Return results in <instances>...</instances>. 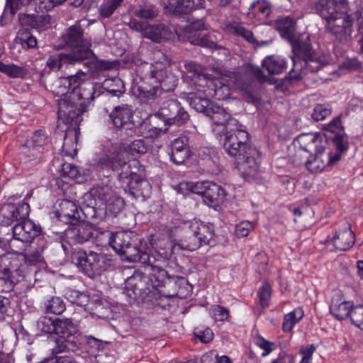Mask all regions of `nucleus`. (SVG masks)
<instances>
[{"mask_svg":"<svg viewBox=\"0 0 363 363\" xmlns=\"http://www.w3.org/2000/svg\"><path fill=\"white\" fill-rule=\"evenodd\" d=\"M40 227L27 218L13 226V238L23 242H31L40 235Z\"/></svg>","mask_w":363,"mask_h":363,"instance_id":"obj_18","label":"nucleus"},{"mask_svg":"<svg viewBox=\"0 0 363 363\" xmlns=\"http://www.w3.org/2000/svg\"><path fill=\"white\" fill-rule=\"evenodd\" d=\"M206 85L213 90V96L217 100H225L230 96V86L225 84L223 80L208 79Z\"/></svg>","mask_w":363,"mask_h":363,"instance_id":"obj_34","label":"nucleus"},{"mask_svg":"<svg viewBox=\"0 0 363 363\" xmlns=\"http://www.w3.org/2000/svg\"><path fill=\"white\" fill-rule=\"evenodd\" d=\"M179 104L180 103L174 99L164 101L160 108L157 115L161 118L165 123L168 118L171 117L173 113H175Z\"/></svg>","mask_w":363,"mask_h":363,"instance_id":"obj_43","label":"nucleus"},{"mask_svg":"<svg viewBox=\"0 0 363 363\" xmlns=\"http://www.w3.org/2000/svg\"><path fill=\"white\" fill-rule=\"evenodd\" d=\"M228 30L230 33L238 36L242 38L244 40L247 41L248 43L256 45H262L264 43L259 44L255 38L252 32L243 26L242 25L236 24V25H231L229 27H228Z\"/></svg>","mask_w":363,"mask_h":363,"instance_id":"obj_40","label":"nucleus"},{"mask_svg":"<svg viewBox=\"0 0 363 363\" xmlns=\"http://www.w3.org/2000/svg\"><path fill=\"white\" fill-rule=\"evenodd\" d=\"M43 150L34 145L29 147L28 143L23 145L21 154L25 157L28 161L39 160L41 158Z\"/></svg>","mask_w":363,"mask_h":363,"instance_id":"obj_52","label":"nucleus"},{"mask_svg":"<svg viewBox=\"0 0 363 363\" xmlns=\"http://www.w3.org/2000/svg\"><path fill=\"white\" fill-rule=\"evenodd\" d=\"M136 77L131 86L133 94L142 99H155L161 94L173 91L178 79L170 69L168 60L150 64L144 62L138 67Z\"/></svg>","mask_w":363,"mask_h":363,"instance_id":"obj_2","label":"nucleus"},{"mask_svg":"<svg viewBox=\"0 0 363 363\" xmlns=\"http://www.w3.org/2000/svg\"><path fill=\"white\" fill-rule=\"evenodd\" d=\"M296 22L291 17H285L277 19L275 21V27L281 35L286 38H291L295 32Z\"/></svg>","mask_w":363,"mask_h":363,"instance_id":"obj_38","label":"nucleus"},{"mask_svg":"<svg viewBox=\"0 0 363 363\" xmlns=\"http://www.w3.org/2000/svg\"><path fill=\"white\" fill-rule=\"evenodd\" d=\"M87 48H86L79 55L69 53H60L50 56L46 62L48 67L52 71L60 69L63 64H74L85 60Z\"/></svg>","mask_w":363,"mask_h":363,"instance_id":"obj_25","label":"nucleus"},{"mask_svg":"<svg viewBox=\"0 0 363 363\" xmlns=\"http://www.w3.org/2000/svg\"><path fill=\"white\" fill-rule=\"evenodd\" d=\"M171 146V159L175 164H182L190 156L189 147L184 138H176Z\"/></svg>","mask_w":363,"mask_h":363,"instance_id":"obj_31","label":"nucleus"},{"mask_svg":"<svg viewBox=\"0 0 363 363\" xmlns=\"http://www.w3.org/2000/svg\"><path fill=\"white\" fill-rule=\"evenodd\" d=\"M123 0H105L99 8L100 15L104 18L110 17Z\"/></svg>","mask_w":363,"mask_h":363,"instance_id":"obj_51","label":"nucleus"},{"mask_svg":"<svg viewBox=\"0 0 363 363\" xmlns=\"http://www.w3.org/2000/svg\"><path fill=\"white\" fill-rule=\"evenodd\" d=\"M254 228V224L248 220H244L235 226V234L238 238H244Z\"/></svg>","mask_w":363,"mask_h":363,"instance_id":"obj_61","label":"nucleus"},{"mask_svg":"<svg viewBox=\"0 0 363 363\" xmlns=\"http://www.w3.org/2000/svg\"><path fill=\"white\" fill-rule=\"evenodd\" d=\"M55 216L58 219L66 223L76 224L80 218L77 203L71 200L63 199L57 201Z\"/></svg>","mask_w":363,"mask_h":363,"instance_id":"obj_21","label":"nucleus"},{"mask_svg":"<svg viewBox=\"0 0 363 363\" xmlns=\"http://www.w3.org/2000/svg\"><path fill=\"white\" fill-rule=\"evenodd\" d=\"M29 215V205L22 203L16 206L13 203L4 204L0 208V223L1 225L9 226L21 220L26 219Z\"/></svg>","mask_w":363,"mask_h":363,"instance_id":"obj_15","label":"nucleus"},{"mask_svg":"<svg viewBox=\"0 0 363 363\" xmlns=\"http://www.w3.org/2000/svg\"><path fill=\"white\" fill-rule=\"evenodd\" d=\"M26 142L28 143L29 147L34 145L43 150L44 146L49 144L50 139L44 130H38L33 133V136L30 139L26 140Z\"/></svg>","mask_w":363,"mask_h":363,"instance_id":"obj_46","label":"nucleus"},{"mask_svg":"<svg viewBox=\"0 0 363 363\" xmlns=\"http://www.w3.org/2000/svg\"><path fill=\"white\" fill-rule=\"evenodd\" d=\"M57 318H52L48 316L41 317L38 321V329L45 333H55Z\"/></svg>","mask_w":363,"mask_h":363,"instance_id":"obj_53","label":"nucleus"},{"mask_svg":"<svg viewBox=\"0 0 363 363\" xmlns=\"http://www.w3.org/2000/svg\"><path fill=\"white\" fill-rule=\"evenodd\" d=\"M77 332L76 325L71 318H57L55 334L63 338L77 339L75 334Z\"/></svg>","mask_w":363,"mask_h":363,"instance_id":"obj_32","label":"nucleus"},{"mask_svg":"<svg viewBox=\"0 0 363 363\" xmlns=\"http://www.w3.org/2000/svg\"><path fill=\"white\" fill-rule=\"evenodd\" d=\"M271 294L272 287L270 284L267 282L263 283L257 292L259 303L262 308H265L269 306V303L271 298Z\"/></svg>","mask_w":363,"mask_h":363,"instance_id":"obj_54","label":"nucleus"},{"mask_svg":"<svg viewBox=\"0 0 363 363\" xmlns=\"http://www.w3.org/2000/svg\"><path fill=\"white\" fill-rule=\"evenodd\" d=\"M179 228L182 233L180 240L171 239L166 243L158 242V255L164 260L170 259L175 251L196 250L201 245L208 244L214 236L212 225L196 219L184 222Z\"/></svg>","mask_w":363,"mask_h":363,"instance_id":"obj_3","label":"nucleus"},{"mask_svg":"<svg viewBox=\"0 0 363 363\" xmlns=\"http://www.w3.org/2000/svg\"><path fill=\"white\" fill-rule=\"evenodd\" d=\"M354 234L350 225L336 233L332 240L334 247L342 251L350 249L354 245Z\"/></svg>","mask_w":363,"mask_h":363,"instance_id":"obj_30","label":"nucleus"},{"mask_svg":"<svg viewBox=\"0 0 363 363\" xmlns=\"http://www.w3.org/2000/svg\"><path fill=\"white\" fill-rule=\"evenodd\" d=\"M133 110L130 106L123 104L114 108L110 114L113 125L117 128L131 129Z\"/></svg>","mask_w":363,"mask_h":363,"instance_id":"obj_23","label":"nucleus"},{"mask_svg":"<svg viewBox=\"0 0 363 363\" xmlns=\"http://www.w3.org/2000/svg\"><path fill=\"white\" fill-rule=\"evenodd\" d=\"M241 124L225 132L223 147L225 152L235 159L250 151V137Z\"/></svg>","mask_w":363,"mask_h":363,"instance_id":"obj_9","label":"nucleus"},{"mask_svg":"<svg viewBox=\"0 0 363 363\" xmlns=\"http://www.w3.org/2000/svg\"><path fill=\"white\" fill-rule=\"evenodd\" d=\"M184 68L186 72L190 73V77L192 78V80L194 78H198L199 80H201L203 78V80L206 81L208 79L207 77V74L204 73L203 67L194 62H186L184 64Z\"/></svg>","mask_w":363,"mask_h":363,"instance_id":"obj_49","label":"nucleus"},{"mask_svg":"<svg viewBox=\"0 0 363 363\" xmlns=\"http://www.w3.org/2000/svg\"><path fill=\"white\" fill-rule=\"evenodd\" d=\"M286 62L278 56H268L262 61V67L270 74H279L286 69Z\"/></svg>","mask_w":363,"mask_h":363,"instance_id":"obj_37","label":"nucleus"},{"mask_svg":"<svg viewBox=\"0 0 363 363\" xmlns=\"http://www.w3.org/2000/svg\"><path fill=\"white\" fill-rule=\"evenodd\" d=\"M350 317L352 323L363 330V305L353 306Z\"/></svg>","mask_w":363,"mask_h":363,"instance_id":"obj_58","label":"nucleus"},{"mask_svg":"<svg viewBox=\"0 0 363 363\" xmlns=\"http://www.w3.org/2000/svg\"><path fill=\"white\" fill-rule=\"evenodd\" d=\"M189 119V113L181 104H179L175 113H173L171 117L168 118L165 124L181 125L187 122Z\"/></svg>","mask_w":363,"mask_h":363,"instance_id":"obj_48","label":"nucleus"},{"mask_svg":"<svg viewBox=\"0 0 363 363\" xmlns=\"http://www.w3.org/2000/svg\"><path fill=\"white\" fill-rule=\"evenodd\" d=\"M257 151L255 149L236 158V166L243 177H253L257 172L259 165L255 157Z\"/></svg>","mask_w":363,"mask_h":363,"instance_id":"obj_24","label":"nucleus"},{"mask_svg":"<svg viewBox=\"0 0 363 363\" xmlns=\"http://www.w3.org/2000/svg\"><path fill=\"white\" fill-rule=\"evenodd\" d=\"M187 101L193 108L198 112L203 113L206 116L210 111L211 105L214 104L208 98L193 93L188 95Z\"/></svg>","mask_w":363,"mask_h":363,"instance_id":"obj_36","label":"nucleus"},{"mask_svg":"<svg viewBox=\"0 0 363 363\" xmlns=\"http://www.w3.org/2000/svg\"><path fill=\"white\" fill-rule=\"evenodd\" d=\"M108 240L110 246L119 255L132 262H146L149 260L148 253L141 247V238L134 232L121 231L113 233H104Z\"/></svg>","mask_w":363,"mask_h":363,"instance_id":"obj_6","label":"nucleus"},{"mask_svg":"<svg viewBox=\"0 0 363 363\" xmlns=\"http://www.w3.org/2000/svg\"><path fill=\"white\" fill-rule=\"evenodd\" d=\"M205 29H206V27L204 22L202 20H196L189 24L184 29V31L191 44L209 48H216V43L208 36H201L200 33H197L198 31Z\"/></svg>","mask_w":363,"mask_h":363,"instance_id":"obj_19","label":"nucleus"},{"mask_svg":"<svg viewBox=\"0 0 363 363\" xmlns=\"http://www.w3.org/2000/svg\"><path fill=\"white\" fill-rule=\"evenodd\" d=\"M249 11L255 16L262 14L267 16L269 14L270 8L264 1H257L250 5Z\"/></svg>","mask_w":363,"mask_h":363,"instance_id":"obj_59","label":"nucleus"},{"mask_svg":"<svg viewBox=\"0 0 363 363\" xmlns=\"http://www.w3.org/2000/svg\"><path fill=\"white\" fill-rule=\"evenodd\" d=\"M0 72L11 78H24L28 74V70L25 67L14 64L5 65L1 62H0Z\"/></svg>","mask_w":363,"mask_h":363,"instance_id":"obj_41","label":"nucleus"},{"mask_svg":"<svg viewBox=\"0 0 363 363\" xmlns=\"http://www.w3.org/2000/svg\"><path fill=\"white\" fill-rule=\"evenodd\" d=\"M332 113V108L329 104H317L311 113V118L319 121L324 120Z\"/></svg>","mask_w":363,"mask_h":363,"instance_id":"obj_50","label":"nucleus"},{"mask_svg":"<svg viewBox=\"0 0 363 363\" xmlns=\"http://www.w3.org/2000/svg\"><path fill=\"white\" fill-rule=\"evenodd\" d=\"M128 26L132 30L140 32L143 37L155 43L169 40L174 37L173 32L163 23L150 25L147 22L133 18L130 21Z\"/></svg>","mask_w":363,"mask_h":363,"instance_id":"obj_11","label":"nucleus"},{"mask_svg":"<svg viewBox=\"0 0 363 363\" xmlns=\"http://www.w3.org/2000/svg\"><path fill=\"white\" fill-rule=\"evenodd\" d=\"M72 262L89 277L101 274L106 268V258L103 254L84 250L76 251L72 255Z\"/></svg>","mask_w":363,"mask_h":363,"instance_id":"obj_8","label":"nucleus"},{"mask_svg":"<svg viewBox=\"0 0 363 363\" xmlns=\"http://www.w3.org/2000/svg\"><path fill=\"white\" fill-rule=\"evenodd\" d=\"M303 312L301 308H296L294 311L286 314L284 317L282 328L285 332H289L294 325L303 318Z\"/></svg>","mask_w":363,"mask_h":363,"instance_id":"obj_44","label":"nucleus"},{"mask_svg":"<svg viewBox=\"0 0 363 363\" xmlns=\"http://www.w3.org/2000/svg\"><path fill=\"white\" fill-rule=\"evenodd\" d=\"M340 118V116H338L329 123L323 125V130L334 133L335 135L345 133V129L341 124Z\"/></svg>","mask_w":363,"mask_h":363,"instance_id":"obj_60","label":"nucleus"},{"mask_svg":"<svg viewBox=\"0 0 363 363\" xmlns=\"http://www.w3.org/2000/svg\"><path fill=\"white\" fill-rule=\"evenodd\" d=\"M17 41L23 47L33 48L37 45L36 38L26 30H20L18 33Z\"/></svg>","mask_w":363,"mask_h":363,"instance_id":"obj_56","label":"nucleus"},{"mask_svg":"<svg viewBox=\"0 0 363 363\" xmlns=\"http://www.w3.org/2000/svg\"><path fill=\"white\" fill-rule=\"evenodd\" d=\"M254 342L257 347L263 350L264 352L262 354L263 357L268 355L277 348V345L274 342L268 341L261 336H255Z\"/></svg>","mask_w":363,"mask_h":363,"instance_id":"obj_57","label":"nucleus"},{"mask_svg":"<svg viewBox=\"0 0 363 363\" xmlns=\"http://www.w3.org/2000/svg\"><path fill=\"white\" fill-rule=\"evenodd\" d=\"M45 312L55 315L62 314L66 309L64 301L58 296H52L43 303Z\"/></svg>","mask_w":363,"mask_h":363,"instance_id":"obj_39","label":"nucleus"},{"mask_svg":"<svg viewBox=\"0 0 363 363\" xmlns=\"http://www.w3.org/2000/svg\"><path fill=\"white\" fill-rule=\"evenodd\" d=\"M206 116L209 117L213 123V132L220 135L224 134L228 130L236 127L238 121L231 118L230 115L223 108L216 104L211 105Z\"/></svg>","mask_w":363,"mask_h":363,"instance_id":"obj_14","label":"nucleus"},{"mask_svg":"<svg viewBox=\"0 0 363 363\" xmlns=\"http://www.w3.org/2000/svg\"><path fill=\"white\" fill-rule=\"evenodd\" d=\"M129 155L134 157L136 154H144L147 151V146L143 140H135L130 144H124Z\"/></svg>","mask_w":363,"mask_h":363,"instance_id":"obj_55","label":"nucleus"},{"mask_svg":"<svg viewBox=\"0 0 363 363\" xmlns=\"http://www.w3.org/2000/svg\"><path fill=\"white\" fill-rule=\"evenodd\" d=\"M56 346L52 350L53 353L57 354L65 352L66 350H74L78 348V340L73 338H56L55 341Z\"/></svg>","mask_w":363,"mask_h":363,"instance_id":"obj_42","label":"nucleus"},{"mask_svg":"<svg viewBox=\"0 0 363 363\" xmlns=\"http://www.w3.org/2000/svg\"><path fill=\"white\" fill-rule=\"evenodd\" d=\"M294 49L296 55L303 60V63L296 62L293 59L294 67L289 74L290 79H301L308 73L318 72L322 67V63L310 44L301 43Z\"/></svg>","mask_w":363,"mask_h":363,"instance_id":"obj_7","label":"nucleus"},{"mask_svg":"<svg viewBox=\"0 0 363 363\" xmlns=\"http://www.w3.org/2000/svg\"><path fill=\"white\" fill-rule=\"evenodd\" d=\"M133 13L138 18L152 20L158 16L159 10L152 4H144L135 9Z\"/></svg>","mask_w":363,"mask_h":363,"instance_id":"obj_45","label":"nucleus"},{"mask_svg":"<svg viewBox=\"0 0 363 363\" xmlns=\"http://www.w3.org/2000/svg\"><path fill=\"white\" fill-rule=\"evenodd\" d=\"M19 21L22 26L35 28L38 31L45 30L50 27L51 17L48 14L29 15L21 14Z\"/></svg>","mask_w":363,"mask_h":363,"instance_id":"obj_27","label":"nucleus"},{"mask_svg":"<svg viewBox=\"0 0 363 363\" xmlns=\"http://www.w3.org/2000/svg\"><path fill=\"white\" fill-rule=\"evenodd\" d=\"M211 312L216 321H225L229 316L228 310L220 305L213 306L211 308Z\"/></svg>","mask_w":363,"mask_h":363,"instance_id":"obj_62","label":"nucleus"},{"mask_svg":"<svg viewBox=\"0 0 363 363\" xmlns=\"http://www.w3.org/2000/svg\"><path fill=\"white\" fill-rule=\"evenodd\" d=\"M337 150L340 152H344L348 149V142L346 138V134H338L330 138Z\"/></svg>","mask_w":363,"mask_h":363,"instance_id":"obj_63","label":"nucleus"},{"mask_svg":"<svg viewBox=\"0 0 363 363\" xmlns=\"http://www.w3.org/2000/svg\"><path fill=\"white\" fill-rule=\"evenodd\" d=\"M86 74L82 71L62 78L57 84L63 90H56L61 98L58 100V118L65 123L79 125L82 115L93 105L96 96L101 94L100 86L86 81Z\"/></svg>","mask_w":363,"mask_h":363,"instance_id":"obj_1","label":"nucleus"},{"mask_svg":"<svg viewBox=\"0 0 363 363\" xmlns=\"http://www.w3.org/2000/svg\"><path fill=\"white\" fill-rule=\"evenodd\" d=\"M205 0H172L169 11L175 15H181L204 8Z\"/></svg>","mask_w":363,"mask_h":363,"instance_id":"obj_28","label":"nucleus"},{"mask_svg":"<svg viewBox=\"0 0 363 363\" xmlns=\"http://www.w3.org/2000/svg\"><path fill=\"white\" fill-rule=\"evenodd\" d=\"M297 147L294 160L304 164L312 173H320L328 166V152L326 151L327 137L321 133L299 135L296 140Z\"/></svg>","mask_w":363,"mask_h":363,"instance_id":"obj_4","label":"nucleus"},{"mask_svg":"<svg viewBox=\"0 0 363 363\" xmlns=\"http://www.w3.org/2000/svg\"><path fill=\"white\" fill-rule=\"evenodd\" d=\"M146 273L135 272L125 282V291L130 298L135 300H145L156 294L157 290Z\"/></svg>","mask_w":363,"mask_h":363,"instance_id":"obj_10","label":"nucleus"},{"mask_svg":"<svg viewBox=\"0 0 363 363\" xmlns=\"http://www.w3.org/2000/svg\"><path fill=\"white\" fill-rule=\"evenodd\" d=\"M65 296L71 303L81 306H85L89 301V297L86 294L69 288L65 290Z\"/></svg>","mask_w":363,"mask_h":363,"instance_id":"obj_47","label":"nucleus"},{"mask_svg":"<svg viewBox=\"0 0 363 363\" xmlns=\"http://www.w3.org/2000/svg\"><path fill=\"white\" fill-rule=\"evenodd\" d=\"M63 3V0H7L6 9L14 14L18 9L26 6H35L36 12H45Z\"/></svg>","mask_w":363,"mask_h":363,"instance_id":"obj_17","label":"nucleus"},{"mask_svg":"<svg viewBox=\"0 0 363 363\" xmlns=\"http://www.w3.org/2000/svg\"><path fill=\"white\" fill-rule=\"evenodd\" d=\"M66 230V237L70 243L83 244L94 236L93 226L87 223H79Z\"/></svg>","mask_w":363,"mask_h":363,"instance_id":"obj_22","label":"nucleus"},{"mask_svg":"<svg viewBox=\"0 0 363 363\" xmlns=\"http://www.w3.org/2000/svg\"><path fill=\"white\" fill-rule=\"evenodd\" d=\"M129 162V172H122L120 176V180L125 189H128L130 192L134 194L138 186H147L149 184L146 181L138 182V175L135 171L139 166L138 160H131V157L125 148L124 144H114L108 149L106 157L99 160L102 168H111L113 170L118 169L125 165Z\"/></svg>","mask_w":363,"mask_h":363,"instance_id":"obj_5","label":"nucleus"},{"mask_svg":"<svg viewBox=\"0 0 363 363\" xmlns=\"http://www.w3.org/2000/svg\"><path fill=\"white\" fill-rule=\"evenodd\" d=\"M317 13L327 21L348 9L346 0H318L315 6Z\"/></svg>","mask_w":363,"mask_h":363,"instance_id":"obj_20","label":"nucleus"},{"mask_svg":"<svg viewBox=\"0 0 363 363\" xmlns=\"http://www.w3.org/2000/svg\"><path fill=\"white\" fill-rule=\"evenodd\" d=\"M123 200L116 195L113 199L106 204V208H108L112 213L117 214L123 209Z\"/></svg>","mask_w":363,"mask_h":363,"instance_id":"obj_64","label":"nucleus"},{"mask_svg":"<svg viewBox=\"0 0 363 363\" xmlns=\"http://www.w3.org/2000/svg\"><path fill=\"white\" fill-rule=\"evenodd\" d=\"M0 271L6 277L12 279L23 277V271L21 269V262L12 255H4L0 257Z\"/></svg>","mask_w":363,"mask_h":363,"instance_id":"obj_26","label":"nucleus"},{"mask_svg":"<svg viewBox=\"0 0 363 363\" xmlns=\"http://www.w3.org/2000/svg\"><path fill=\"white\" fill-rule=\"evenodd\" d=\"M225 195V190L220 186L210 182L203 199L206 205L216 209L224 202Z\"/></svg>","mask_w":363,"mask_h":363,"instance_id":"obj_29","label":"nucleus"},{"mask_svg":"<svg viewBox=\"0 0 363 363\" xmlns=\"http://www.w3.org/2000/svg\"><path fill=\"white\" fill-rule=\"evenodd\" d=\"M353 303L347 301H339L333 298L330 307V313L337 320H344L350 316Z\"/></svg>","mask_w":363,"mask_h":363,"instance_id":"obj_33","label":"nucleus"},{"mask_svg":"<svg viewBox=\"0 0 363 363\" xmlns=\"http://www.w3.org/2000/svg\"><path fill=\"white\" fill-rule=\"evenodd\" d=\"M157 248L158 249V243L157 244ZM157 253L158 258L148 254L149 260L146 262H140L145 266V273H146L147 277L150 278L151 282L156 290L157 287L163 285L168 275L167 272L163 269V266L156 264L161 261L165 262L167 260H164V259L158 255V250H157Z\"/></svg>","mask_w":363,"mask_h":363,"instance_id":"obj_16","label":"nucleus"},{"mask_svg":"<svg viewBox=\"0 0 363 363\" xmlns=\"http://www.w3.org/2000/svg\"><path fill=\"white\" fill-rule=\"evenodd\" d=\"M66 44L72 48L70 55H79L85 48H87L86 58L92 55L91 41L83 38V30L79 25L70 26L64 36Z\"/></svg>","mask_w":363,"mask_h":363,"instance_id":"obj_13","label":"nucleus"},{"mask_svg":"<svg viewBox=\"0 0 363 363\" xmlns=\"http://www.w3.org/2000/svg\"><path fill=\"white\" fill-rule=\"evenodd\" d=\"M116 193L113 189L108 186H103L96 187L90 191L89 196H92L95 201L99 200V206L101 205L106 206L113 197L116 196Z\"/></svg>","mask_w":363,"mask_h":363,"instance_id":"obj_35","label":"nucleus"},{"mask_svg":"<svg viewBox=\"0 0 363 363\" xmlns=\"http://www.w3.org/2000/svg\"><path fill=\"white\" fill-rule=\"evenodd\" d=\"M347 9L326 21L327 30L340 42L347 41L352 33V20L347 14Z\"/></svg>","mask_w":363,"mask_h":363,"instance_id":"obj_12","label":"nucleus"}]
</instances>
